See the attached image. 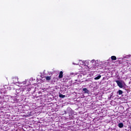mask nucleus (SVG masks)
I'll return each mask as SVG.
<instances>
[{
    "label": "nucleus",
    "mask_w": 131,
    "mask_h": 131,
    "mask_svg": "<svg viewBox=\"0 0 131 131\" xmlns=\"http://www.w3.org/2000/svg\"><path fill=\"white\" fill-rule=\"evenodd\" d=\"M116 82L119 88H120L121 89H122L123 88V85H122V83L121 82L118 80H116Z\"/></svg>",
    "instance_id": "obj_1"
},
{
    "label": "nucleus",
    "mask_w": 131,
    "mask_h": 131,
    "mask_svg": "<svg viewBox=\"0 0 131 131\" xmlns=\"http://www.w3.org/2000/svg\"><path fill=\"white\" fill-rule=\"evenodd\" d=\"M59 78H63V72L60 71L58 76Z\"/></svg>",
    "instance_id": "obj_2"
},
{
    "label": "nucleus",
    "mask_w": 131,
    "mask_h": 131,
    "mask_svg": "<svg viewBox=\"0 0 131 131\" xmlns=\"http://www.w3.org/2000/svg\"><path fill=\"white\" fill-rule=\"evenodd\" d=\"M83 92H84L85 94H89V91L88 90V89L83 88Z\"/></svg>",
    "instance_id": "obj_3"
},
{
    "label": "nucleus",
    "mask_w": 131,
    "mask_h": 131,
    "mask_svg": "<svg viewBox=\"0 0 131 131\" xmlns=\"http://www.w3.org/2000/svg\"><path fill=\"white\" fill-rule=\"evenodd\" d=\"M111 59H112V60H113V61H115V60H117V58L116 56H112L111 57Z\"/></svg>",
    "instance_id": "obj_4"
},
{
    "label": "nucleus",
    "mask_w": 131,
    "mask_h": 131,
    "mask_svg": "<svg viewBox=\"0 0 131 131\" xmlns=\"http://www.w3.org/2000/svg\"><path fill=\"white\" fill-rule=\"evenodd\" d=\"M101 75H98L97 77L94 78L95 80H98V79H100L101 78Z\"/></svg>",
    "instance_id": "obj_5"
},
{
    "label": "nucleus",
    "mask_w": 131,
    "mask_h": 131,
    "mask_svg": "<svg viewBox=\"0 0 131 131\" xmlns=\"http://www.w3.org/2000/svg\"><path fill=\"white\" fill-rule=\"evenodd\" d=\"M118 126L119 127H120V128H122V127H123V123H119Z\"/></svg>",
    "instance_id": "obj_6"
},
{
    "label": "nucleus",
    "mask_w": 131,
    "mask_h": 131,
    "mask_svg": "<svg viewBox=\"0 0 131 131\" xmlns=\"http://www.w3.org/2000/svg\"><path fill=\"white\" fill-rule=\"evenodd\" d=\"M46 80L50 81L51 79L52 78V77L51 76H47L46 77Z\"/></svg>",
    "instance_id": "obj_7"
},
{
    "label": "nucleus",
    "mask_w": 131,
    "mask_h": 131,
    "mask_svg": "<svg viewBox=\"0 0 131 131\" xmlns=\"http://www.w3.org/2000/svg\"><path fill=\"white\" fill-rule=\"evenodd\" d=\"M123 93V92H122V91L121 90H119L118 92V94H119V95H122Z\"/></svg>",
    "instance_id": "obj_8"
},
{
    "label": "nucleus",
    "mask_w": 131,
    "mask_h": 131,
    "mask_svg": "<svg viewBox=\"0 0 131 131\" xmlns=\"http://www.w3.org/2000/svg\"><path fill=\"white\" fill-rule=\"evenodd\" d=\"M59 98H65L66 96L63 95L62 94H59Z\"/></svg>",
    "instance_id": "obj_9"
},
{
    "label": "nucleus",
    "mask_w": 131,
    "mask_h": 131,
    "mask_svg": "<svg viewBox=\"0 0 131 131\" xmlns=\"http://www.w3.org/2000/svg\"><path fill=\"white\" fill-rule=\"evenodd\" d=\"M130 129L131 130V127H130Z\"/></svg>",
    "instance_id": "obj_10"
}]
</instances>
